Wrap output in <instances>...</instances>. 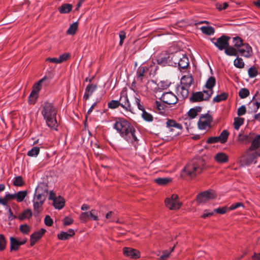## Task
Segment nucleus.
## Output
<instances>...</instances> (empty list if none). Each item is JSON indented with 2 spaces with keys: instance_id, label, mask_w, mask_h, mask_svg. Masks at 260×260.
Returning <instances> with one entry per match:
<instances>
[{
  "instance_id": "obj_6",
  "label": "nucleus",
  "mask_w": 260,
  "mask_h": 260,
  "mask_svg": "<svg viewBox=\"0 0 260 260\" xmlns=\"http://www.w3.org/2000/svg\"><path fill=\"white\" fill-rule=\"evenodd\" d=\"M230 39V37L222 35L217 39L215 38L211 39V41L219 50L222 51L229 46Z\"/></svg>"
},
{
  "instance_id": "obj_11",
  "label": "nucleus",
  "mask_w": 260,
  "mask_h": 260,
  "mask_svg": "<svg viewBox=\"0 0 260 260\" xmlns=\"http://www.w3.org/2000/svg\"><path fill=\"white\" fill-rule=\"evenodd\" d=\"M237 51L238 53H239L241 56L245 58H250L253 55L252 47L248 43H244Z\"/></svg>"
},
{
  "instance_id": "obj_20",
  "label": "nucleus",
  "mask_w": 260,
  "mask_h": 260,
  "mask_svg": "<svg viewBox=\"0 0 260 260\" xmlns=\"http://www.w3.org/2000/svg\"><path fill=\"white\" fill-rule=\"evenodd\" d=\"M97 85L92 84H89L86 87L83 99L87 101L96 89Z\"/></svg>"
},
{
  "instance_id": "obj_4",
  "label": "nucleus",
  "mask_w": 260,
  "mask_h": 260,
  "mask_svg": "<svg viewBox=\"0 0 260 260\" xmlns=\"http://www.w3.org/2000/svg\"><path fill=\"white\" fill-rule=\"evenodd\" d=\"M49 83L50 79L46 76H44L33 86L32 90L28 96V101L29 104L34 105L36 103L42 85L47 86Z\"/></svg>"
},
{
  "instance_id": "obj_36",
  "label": "nucleus",
  "mask_w": 260,
  "mask_h": 260,
  "mask_svg": "<svg viewBox=\"0 0 260 260\" xmlns=\"http://www.w3.org/2000/svg\"><path fill=\"white\" fill-rule=\"evenodd\" d=\"M188 89V87L181 85L177 89L178 94H180L183 99L187 98L189 93Z\"/></svg>"
},
{
  "instance_id": "obj_42",
  "label": "nucleus",
  "mask_w": 260,
  "mask_h": 260,
  "mask_svg": "<svg viewBox=\"0 0 260 260\" xmlns=\"http://www.w3.org/2000/svg\"><path fill=\"white\" fill-rule=\"evenodd\" d=\"M44 203L39 201V202L33 201L34 210L35 213L39 214L42 211V205Z\"/></svg>"
},
{
  "instance_id": "obj_47",
  "label": "nucleus",
  "mask_w": 260,
  "mask_h": 260,
  "mask_svg": "<svg viewBox=\"0 0 260 260\" xmlns=\"http://www.w3.org/2000/svg\"><path fill=\"white\" fill-rule=\"evenodd\" d=\"M227 97L228 94L226 93L223 92L215 96L213 99V102L214 103H218L225 100L227 99Z\"/></svg>"
},
{
  "instance_id": "obj_33",
  "label": "nucleus",
  "mask_w": 260,
  "mask_h": 260,
  "mask_svg": "<svg viewBox=\"0 0 260 260\" xmlns=\"http://www.w3.org/2000/svg\"><path fill=\"white\" fill-rule=\"evenodd\" d=\"M46 200V198L44 194L39 192V188H37L36 189L35 197L33 201H35L39 202V201L44 203Z\"/></svg>"
},
{
  "instance_id": "obj_5",
  "label": "nucleus",
  "mask_w": 260,
  "mask_h": 260,
  "mask_svg": "<svg viewBox=\"0 0 260 260\" xmlns=\"http://www.w3.org/2000/svg\"><path fill=\"white\" fill-rule=\"evenodd\" d=\"M211 96V91H206V90H203V91L192 92L191 96L189 98V100L192 103L200 102L209 100Z\"/></svg>"
},
{
  "instance_id": "obj_29",
  "label": "nucleus",
  "mask_w": 260,
  "mask_h": 260,
  "mask_svg": "<svg viewBox=\"0 0 260 260\" xmlns=\"http://www.w3.org/2000/svg\"><path fill=\"white\" fill-rule=\"evenodd\" d=\"M166 125L167 127L170 128L171 131H172V128L173 127L180 130L182 129L181 124L173 119H168L166 122Z\"/></svg>"
},
{
  "instance_id": "obj_23",
  "label": "nucleus",
  "mask_w": 260,
  "mask_h": 260,
  "mask_svg": "<svg viewBox=\"0 0 260 260\" xmlns=\"http://www.w3.org/2000/svg\"><path fill=\"white\" fill-rule=\"evenodd\" d=\"M75 235L74 230L73 229H70L67 232H61L60 233L58 234V238L61 240H66L69 239Z\"/></svg>"
},
{
  "instance_id": "obj_12",
  "label": "nucleus",
  "mask_w": 260,
  "mask_h": 260,
  "mask_svg": "<svg viewBox=\"0 0 260 260\" xmlns=\"http://www.w3.org/2000/svg\"><path fill=\"white\" fill-rule=\"evenodd\" d=\"M119 106L127 111L132 112V107L127 94L124 92L120 94L119 100H118Z\"/></svg>"
},
{
  "instance_id": "obj_43",
  "label": "nucleus",
  "mask_w": 260,
  "mask_h": 260,
  "mask_svg": "<svg viewBox=\"0 0 260 260\" xmlns=\"http://www.w3.org/2000/svg\"><path fill=\"white\" fill-rule=\"evenodd\" d=\"M229 135V132L226 130H223L218 136L219 142L221 144L225 143L227 141Z\"/></svg>"
},
{
  "instance_id": "obj_1",
  "label": "nucleus",
  "mask_w": 260,
  "mask_h": 260,
  "mask_svg": "<svg viewBox=\"0 0 260 260\" xmlns=\"http://www.w3.org/2000/svg\"><path fill=\"white\" fill-rule=\"evenodd\" d=\"M113 128L122 138L136 147L139 139L136 136L135 128L130 122L124 119L119 118L115 121Z\"/></svg>"
},
{
  "instance_id": "obj_19",
  "label": "nucleus",
  "mask_w": 260,
  "mask_h": 260,
  "mask_svg": "<svg viewBox=\"0 0 260 260\" xmlns=\"http://www.w3.org/2000/svg\"><path fill=\"white\" fill-rule=\"evenodd\" d=\"M148 71V68L146 66H140L137 71L136 78L137 80L142 82L143 78L145 76V74Z\"/></svg>"
},
{
  "instance_id": "obj_61",
  "label": "nucleus",
  "mask_w": 260,
  "mask_h": 260,
  "mask_svg": "<svg viewBox=\"0 0 260 260\" xmlns=\"http://www.w3.org/2000/svg\"><path fill=\"white\" fill-rule=\"evenodd\" d=\"M44 223L47 226H51L53 223V220L49 215H46L44 219Z\"/></svg>"
},
{
  "instance_id": "obj_2",
  "label": "nucleus",
  "mask_w": 260,
  "mask_h": 260,
  "mask_svg": "<svg viewBox=\"0 0 260 260\" xmlns=\"http://www.w3.org/2000/svg\"><path fill=\"white\" fill-rule=\"evenodd\" d=\"M41 114L50 129L57 131L58 123L56 120L57 108L53 104L45 102L41 105Z\"/></svg>"
},
{
  "instance_id": "obj_46",
  "label": "nucleus",
  "mask_w": 260,
  "mask_h": 260,
  "mask_svg": "<svg viewBox=\"0 0 260 260\" xmlns=\"http://www.w3.org/2000/svg\"><path fill=\"white\" fill-rule=\"evenodd\" d=\"M233 43L234 47L237 49L244 44L243 40L238 36L233 38Z\"/></svg>"
},
{
  "instance_id": "obj_18",
  "label": "nucleus",
  "mask_w": 260,
  "mask_h": 260,
  "mask_svg": "<svg viewBox=\"0 0 260 260\" xmlns=\"http://www.w3.org/2000/svg\"><path fill=\"white\" fill-rule=\"evenodd\" d=\"M11 247L10 249L11 251H16L18 249L19 246L25 243L26 242V239H24L21 241H19L16 238L14 237H10V238Z\"/></svg>"
},
{
  "instance_id": "obj_27",
  "label": "nucleus",
  "mask_w": 260,
  "mask_h": 260,
  "mask_svg": "<svg viewBox=\"0 0 260 260\" xmlns=\"http://www.w3.org/2000/svg\"><path fill=\"white\" fill-rule=\"evenodd\" d=\"M193 82L191 76H184L181 80V85L189 88Z\"/></svg>"
},
{
  "instance_id": "obj_55",
  "label": "nucleus",
  "mask_w": 260,
  "mask_h": 260,
  "mask_svg": "<svg viewBox=\"0 0 260 260\" xmlns=\"http://www.w3.org/2000/svg\"><path fill=\"white\" fill-rule=\"evenodd\" d=\"M134 104H135L137 106L138 108L142 111L145 109L143 104H141L140 98L137 96L135 97Z\"/></svg>"
},
{
  "instance_id": "obj_22",
  "label": "nucleus",
  "mask_w": 260,
  "mask_h": 260,
  "mask_svg": "<svg viewBox=\"0 0 260 260\" xmlns=\"http://www.w3.org/2000/svg\"><path fill=\"white\" fill-rule=\"evenodd\" d=\"M253 138V134L243 135L239 134L238 137V141L239 143L243 144H249L251 142Z\"/></svg>"
},
{
  "instance_id": "obj_34",
  "label": "nucleus",
  "mask_w": 260,
  "mask_h": 260,
  "mask_svg": "<svg viewBox=\"0 0 260 260\" xmlns=\"http://www.w3.org/2000/svg\"><path fill=\"white\" fill-rule=\"evenodd\" d=\"M260 146V135L256 136L253 140L250 149L255 150Z\"/></svg>"
},
{
  "instance_id": "obj_21",
  "label": "nucleus",
  "mask_w": 260,
  "mask_h": 260,
  "mask_svg": "<svg viewBox=\"0 0 260 260\" xmlns=\"http://www.w3.org/2000/svg\"><path fill=\"white\" fill-rule=\"evenodd\" d=\"M189 65V59L185 54L182 52V56L177 66L180 69H185Z\"/></svg>"
},
{
  "instance_id": "obj_40",
  "label": "nucleus",
  "mask_w": 260,
  "mask_h": 260,
  "mask_svg": "<svg viewBox=\"0 0 260 260\" xmlns=\"http://www.w3.org/2000/svg\"><path fill=\"white\" fill-rule=\"evenodd\" d=\"M78 23L77 22L72 23L68 29L67 33L70 35H74L78 29Z\"/></svg>"
},
{
  "instance_id": "obj_63",
  "label": "nucleus",
  "mask_w": 260,
  "mask_h": 260,
  "mask_svg": "<svg viewBox=\"0 0 260 260\" xmlns=\"http://www.w3.org/2000/svg\"><path fill=\"white\" fill-rule=\"evenodd\" d=\"M228 3L226 2L223 3V4H217L216 5V8L219 11L225 10L228 7Z\"/></svg>"
},
{
  "instance_id": "obj_50",
  "label": "nucleus",
  "mask_w": 260,
  "mask_h": 260,
  "mask_svg": "<svg viewBox=\"0 0 260 260\" xmlns=\"http://www.w3.org/2000/svg\"><path fill=\"white\" fill-rule=\"evenodd\" d=\"M142 117L145 121L148 122H151L153 121V118L151 114L146 112L145 109L142 111Z\"/></svg>"
},
{
  "instance_id": "obj_26",
  "label": "nucleus",
  "mask_w": 260,
  "mask_h": 260,
  "mask_svg": "<svg viewBox=\"0 0 260 260\" xmlns=\"http://www.w3.org/2000/svg\"><path fill=\"white\" fill-rule=\"evenodd\" d=\"M164 103H161V102L156 101L154 104V106L157 112L161 114H165L166 112L167 106Z\"/></svg>"
},
{
  "instance_id": "obj_9",
  "label": "nucleus",
  "mask_w": 260,
  "mask_h": 260,
  "mask_svg": "<svg viewBox=\"0 0 260 260\" xmlns=\"http://www.w3.org/2000/svg\"><path fill=\"white\" fill-rule=\"evenodd\" d=\"M160 100L167 105H175L178 101L176 95L171 91L164 93Z\"/></svg>"
},
{
  "instance_id": "obj_31",
  "label": "nucleus",
  "mask_w": 260,
  "mask_h": 260,
  "mask_svg": "<svg viewBox=\"0 0 260 260\" xmlns=\"http://www.w3.org/2000/svg\"><path fill=\"white\" fill-rule=\"evenodd\" d=\"M224 53L228 56H238L237 49L233 46L226 47L224 49Z\"/></svg>"
},
{
  "instance_id": "obj_45",
  "label": "nucleus",
  "mask_w": 260,
  "mask_h": 260,
  "mask_svg": "<svg viewBox=\"0 0 260 260\" xmlns=\"http://www.w3.org/2000/svg\"><path fill=\"white\" fill-rule=\"evenodd\" d=\"M32 212L30 209H27L24 211L22 213H21L19 216V218L20 220H23L25 218H29L32 216Z\"/></svg>"
},
{
  "instance_id": "obj_37",
  "label": "nucleus",
  "mask_w": 260,
  "mask_h": 260,
  "mask_svg": "<svg viewBox=\"0 0 260 260\" xmlns=\"http://www.w3.org/2000/svg\"><path fill=\"white\" fill-rule=\"evenodd\" d=\"M200 29L203 34L208 36L213 35L215 32L214 28L212 26H202Z\"/></svg>"
},
{
  "instance_id": "obj_13",
  "label": "nucleus",
  "mask_w": 260,
  "mask_h": 260,
  "mask_svg": "<svg viewBox=\"0 0 260 260\" xmlns=\"http://www.w3.org/2000/svg\"><path fill=\"white\" fill-rule=\"evenodd\" d=\"M90 218L95 221L99 220L96 211L95 210L92 209L89 212H82L80 215V219L82 222H86Z\"/></svg>"
},
{
  "instance_id": "obj_8",
  "label": "nucleus",
  "mask_w": 260,
  "mask_h": 260,
  "mask_svg": "<svg viewBox=\"0 0 260 260\" xmlns=\"http://www.w3.org/2000/svg\"><path fill=\"white\" fill-rule=\"evenodd\" d=\"M165 204L167 208L172 210L179 209L182 205L176 194H173L171 197L167 198L165 200Z\"/></svg>"
},
{
  "instance_id": "obj_56",
  "label": "nucleus",
  "mask_w": 260,
  "mask_h": 260,
  "mask_svg": "<svg viewBox=\"0 0 260 260\" xmlns=\"http://www.w3.org/2000/svg\"><path fill=\"white\" fill-rule=\"evenodd\" d=\"M6 241L3 235H0V251L3 250L6 248Z\"/></svg>"
},
{
  "instance_id": "obj_24",
  "label": "nucleus",
  "mask_w": 260,
  "mask_h": 260,
  "mask_svg": "<svg viewBox=\"0 0 260 260\" xmlns=\"http://www.w3.org/2000/svg\"><path fill=\"white\" fill-rule=\"evenodd\" d=\"M215 160L220 164H224L228 161V156L223 152L217 153L214 156Z\"/></svg>"
},
{
  "instance_id": "obj_10",
  "label": "nucleus",
  "mask_w": 260,
  "mask_h": 260,
  "mask_svg": "<svg viewBox=\"0 0 260 260\" xmlns=\"http://www.w3.org/2000/svg\"><path fill=\"white\" fill-rule=\"evenodd\" d=\"M216 197L215 191L208 190L200 193L197 196V199L200 203H203L207 200L213 199Z\"/></svg>"
},
{
  "instance_id": "obj_32",
  "label": "nucleus",
  "mask_w": 260,
  "mask_h": 260,
  "mask_svg": "<svg viewBox=\"0 0 260 260\" xmlns=\"http://www.w3.org/2000/svg\"><path fill=\"white\" fill-rule=\"evenodd\" d=\"M53 205L55 209L60 210L62 209L64 206V199L62 198L59 197L53 202Z\"/></svg>"
},
{
  "instance_id": "obj_39",
  "label": "nucleus",
  "mask_w": 260,
  "mask_h": 260,
  "mask_svg": "<svg viewBox=\"0 0 260 260\" xmlns=\"http://www.w3.org/2000/svg\"><path fill=\"white\" fill-rule=\"evenodd\" d=\"M27 193L26 190L19 191L18 192L15 193L16 201L18 202H21L23 201L26 196Z\"/></svg>"
},
{
  "instance_id": "obj_57",
  "label": "nucleus",
  "mask_w": 260,
  "mask_h": 260,
  "mask_svg": "<svg viewBox=\"0 0 260 260\" xmlns=\"http://www.w3.org/2000/svg\"><path fill=\"white\" fill-rule=\"evenodd\" d=\"M251 104L253 106L252 110L251 111V112L255 113L258 110L259 106H260V103L259 101L257 100V99H255V102L251 103Z\"/></svg>"
},
{
  "instance_id": "obj_3",
  "label": "nucleus",
  "mask_w": 260,
  "mask_h": 260,
  "mask_svg": "<svg viewBox=\"0 0 260 260\" xmlns=\"http://www.w3.org/2000/svg\"><path fill=\"white\" fill-rule=\"evenodd\" d=\"M205 163L201 158H196L190 161L184 168L181 176H187L193 178L201 173L205 169Z\"/></svg>"
},
{
  "instance_id": "obj_44",
  "label": "nucleus",
  "mask_w": 260,
  "mask_h": 260,
  "mask_svg": "<svg viewBox=\"0 0 260 260\" xmlns=\"http://www.w3.org/2000/svg\"><path fill=\"white\" fill-rule=\"evenodd\" d=\"M40 151V147L37 146L33 147L27 152V155L30 157H36L39 154Z\"/></svg>"
},
{
  "instance_id": "obj_53",
  "label": "nucleus",
  "mask_w": 260,
  "mask_h": 260,
  "mask_svg": "<svg viewBox=\"0 0 260 260\" xmlns=\"http://www.w3.org/2000/svg\"><path fill=\"white\" fill-rule=\"evenodd\" d=\"M108 108L111 109H114L119 106V103L118 100H111L108 104Z\"/></svg>"
},
{
  "instance_id": "obj_7",
  "label": "nucleus",
  "mask_w": 260,
  "mask_h": 260,
  "mask_svg": "<svg viewBox=\"0 0 260 260\" xmlns=\"http://www.w3.org/2000/svg\"><path fill=\"white\" fill-rule=\"evenodd\" d=\"M212 121L211 116L207 113L202 114L198 122V126L200 129L206 130L208 129L211 127V123Z\"/></svg>"
},
{
  "instance_id": "obj_54",
  "label": "nucleus",
  "mask_w": 260,
  "mask_h": 260,
  "mask_svg": "<svg viewBox=\"0 0 260 260\" xmlns=\"http://www.w3.org/2000/svg\"><path fill=\"white\" fill-rule=\"evenodd\" d=\"M19 229L21 233L27 234L29 232L30 229L27 224H22L20 226Z\"/></svg>"
},
{
  "instance_id": "obj_14",
  "label": "nucleus",
  "mask_w": 260,
  "mask_h": 260,
  "mask_svg": "<svg viewBox=\"0 0 260 260\" xmlns=\"http://www.w3.org/2000/svg\"><path fill=\"white\" fill-rule=\"evenodd\" d=\"M123 253L124 256L134 259L139 258L140 255L139 251L130 247H124Z\"/></svg>"
},
{
  "instance_id": "obj_62",
  "label": "nucleus",
  "mask_w": 260,
  "mask_h": 260,
  "mask_svg": "<svg viewBox=\"0 0 260 260\" xmlns=\"http://www.w3.org/2000/svg\"><path fill=\"white\" fill-rule=\"evenodd\" d=\"M246 112V107L245 106L243 105V106H241V107H240L238 109L237 114L239 116H242V115H244L245 114Z\"/></svg>"
},
{
  "instance_id": "obj_17",
  "label": "nucleus",
  "mask_w": 260,
  "mask_h": 260,
  "mask_svg": "<svg viewBox=\"0 0 260 260\" xmlns=\"http://www.w3.org/2000/svg\"><path fill=\"white\" fill-rule=\"evenodd\" d=\"M170 60L169 53L162 52L157 57V62L158 64L162 66H169Z\"/></svg>"
},
{
  "instance_id": "obj_38",
  "label": "nucleus",
  "mask_w": 260,
  "mask_h": 260,
  "mask_svg": "<svg viewBox=\"0 0 260 260\" xmlns=\"http://www.w3.org/2000/svg\"><path fill=\"white\" fill-rule=\"evenodd\" d=\"M234 66L238 69H243L244 68L245 63L241 57L237 56V58L234 60Z\"/></svg>"
},
{
  "instance_id": "obj_64",
  "label": "nucleus",
  "mask_w": 260,
  "mask_h": 260,
  "mask_svg": "<svg viewBox=\"0 0 260 260\" xmlns=\"http://www.w3.org/2000/svg\"><path fill=\"white\" fill-rule=\"evenodd\" d=\"M244 205L242 203L238 202L235 204H232L229 208V210H235L240 207H243Z\"/></svg>"
},
{
  "instance_id": "obj_25",
  "label": "nucleus",
  "mask_w": 260,
  "mask_h": 260,
  "mask_svg": "<svg viewBox=\"0 0 260 260\" xmlns=\"http://www.w3.org/2000/svg\"><path fill=\"white\" fill-rule=\"evenodd\" d=\"M216 80L214 77H210L207 80L206 84L205 85V87L208 89L206 90V91H211L212 95L213 93V88L215 85Z\"/></svg>"
},
{
  "instance_id": "obj_28",
  "label": "nucleus",
  "mask_w": 260,
  "mask_h": 260,
  "mask_svg": "<svg viewBox=\"0 0 260 260\" xmlns=\"http://www.w3.org/2000/svg\"><path fill=\"white\" fill-rule=\"evenodd\" d=\"M202 111V107L200 106H196L191 108L187 112V115L190 119L194 118L199 113Z\"/></svg>"
},
{
  "instance_id": "obj_41",
  "label": "nucleus",
  "mask_w": 260,
  "mask_h": 260,
  "mask_svg": "<svg viewBox=\"0 0 260 260\" xmlns=\"http://www.w3.org/2000/svg\"><path fill=\"white\" fill-rule=\"evenodd\" d=\"M106 219L108 220L109 222H117V218L116 214L113 211H109L106 215Z\"/></svg>"
},
{
  "instance_id": "obj_51",
  "label": "nucleus",
  "mask_w": 260,
  "mask_h": 260,
  "mask_svg": "<svg viewBox=\"0 0 260 260\" xmlns=\"http://www.w3.org/2000/svg\"><path fill=\"white\" fill-rule=\"evenodd\" d=\"M24 182L21 176H17L14 178L13 185L16 186H21Z\"/></svg>"
},
{
  "instance_id": "obj_59",
  "label": "nucleus",
  "mask_w": 260,
  "mask_h": 260,
  "mask_svg": "<svg viewBox=\"0 0 260 260\" xmlns=\"http://www.w3.org/2000/svg\"><path fill=\"white\" fill-rule=\"evenodd\" d=\"M229 210L226 207L224 206L222 208H216L214 210V212L219 213V214H224L226 212V211Z\"/></svg>"
},
{
  "instance_id": "obj_16",
  "label": "nucleus",
  "mask_w": 260,
  "mask_h": 260,
  "mask_svg": "<svg viewBox=\"0 0 260 260\" xmlns=\"http://www.w3.org/2000/svg\"><path fill=\"white\" fill-rule=\"evenodd\" d=\"M46 230L44 229H41L39 231L34 233L30 237V246H34L36 242L43 236L45 234Z\"/></svg>"
},
{
  "instance_id": "obj_35",
  "label": "nucleus",
  "mask_w": 260,
  "mask_h": 260,
  "mask_svg": "<svg viewBox=\"0 0 260 260\" xmlns=\"http://www.w3.org/2000/svg\"><path fill=\"white\" fill-rule=\"evenodd\" d=\"M172 181V179L169 177L157 178L154 180V182L159 185H165Z\"/></svg>"
},
{
  "instance_id": "obj_58",
  "label": "nucleus",
  "mask_w": 260,
  "mask_h": 260,
  "mask_svg": "<svg viewBox=\"0 0 260 260\" xmlns=\"http://www.w3.org/2000/svg\"><path fill=\"white\" fill-rule=\"evenodd\" d=\"M70 56V55L69 53H63L59 55L58 59L60 63L68 60Z\"/></svg>"
},
{
  "instance_id": "obj_49",
  "label": "nucleus",
  "mask_w": 260,
  "mask_h": 260,
  "mask_svg": "<svg viewBox=\"0 0 260 260\" xmlns=\"http://www.w3.org/2000/svg\"><path fill=\"white\" fill-rule=\"evenodd\" d=\"M248 74L249 78H254L258 75L257 70L254 66L251 67L248 70Z\"/></svg>"
},
{
  "instance_id": "obj_52",
  "label": "nucleus",
  "mask_w": 260,
  "mask_h": 260,
  "mask_svg": "<svg viewBox=\"0 0 260 260\" xmlns=\"http://www.w3.org/2000/svg\"><path fill=\"white\" fill-rule=\"evenodd\" d=\"M249 95V91L247 88H241L239 92V95L241 99H245Z\"/></svg>"
},
{
  "instance_id": "obj_60",
  "label": "nucleus",
  "mask_w": 260,
  "mask_h": 260,
  "mask_svg": "<svg viewBox=\"0 0 260 260\" xmlns=\"http://www.w3.org/2000/svg\"><path fill=\"white\" fill-rule=\"evenodd\" d=\"M218 142H219L218 136L210 137L207 140V143L208 144H214Z\"/></svg>"
},
{
  "instance_id": "obj_15",
  "label": "nucleus",
  "mask_w": 260,
  "mask_h": 260,
  "mask_svg": "<svg viewBox=\"0 0 260 260\" xmlns=\"http://www.w3.org/2000/svg\"><path fill=\"white\" fill-rule=\"evenodd\" d=\"M182 52L181 51H177L174 53H170V60L169 66L176 67L182 56Z\"/></svg>"
},
{
  "instance_id": "obj_30",
  "label": "nucleus",
  "mask_w": 260,
  "mask_h": 260,
  "mask_svg": "<svg viewBox=\"0 0 260 260\" xmlns=\"http://www.w3.org/2000/svg\"><path fill=\"white\" fill-rule=\"evenodd\" d=\"M72 5L70 4H63L58 8V10L61 14H66L70 12L72 10Z\"/></svg>"
},
{
  "instance_id": "obj_48",
  "label": "nucleus",
  "mask_w": 260,
  "mask_h": 260,
  "mask_svg": "<svg viewBox=\"0 0 260 260\" xmlns=\"http://www.w3.org/2000/svg\"><path fill=\"white\" fill-rule=\"evenodd\" d=\"M244 119L243 118L235 117L234 118V125L236 129L238 130L240 127L243 124Z\"/></svg>"
}]
</instances>
